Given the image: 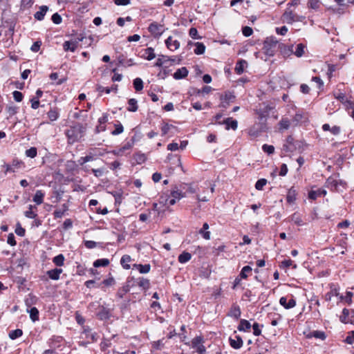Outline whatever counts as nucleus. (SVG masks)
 <instances>
[{"mask_svg": "<svg viewBox=\"0 0 354 354\" xmlns=\"http://www.w3.org/2000/svg\"><path fill=\"white\" fill-rule=\"evenodd\" d=\"M277 44L278 41L275 38H267L263 43V46L262 48L263 53L269 57L274 56L276 52Z\"/></svg>", "mask_w": 354, "mask_h": 354, "instance_id": "nucleus-1", "label": "nucleus"}, {"mask_svg": "<svg viewBox=\"0 0 354 354\" xmlns=\"http://www.w3.org/2000/svg\"><path fill=\"white\" fill-rule=\"evenodd\" d=\"M305 19L304 17L295 13L290 8H287L281 16L283 22L292 24L296 21H302Z\"/></svg>", "mask_w": 354, "mask_h": 354, "instance_id": "nucleus-2", "label": "nucleus"}, {"mask_svg": "<svg viewBox=\"0 0 354 354\" xmlns=\"http://www.w3.org/2000/svg\"><path fill=\"white\" fill-rule=\"evenodd\" d=\"M204 339L202 336H197L194 337L191 342V346L196 350L199 354H204L206 352V348L203 345Z\"/></svg>", "mask_w": 354, "mask_h": 354, "instance_id": "nucleus-3", "label": "nucleus"}, {"mask_svg": "<svg viewBox=\"0 0 354 354\" xmlns=\"http://www.w3.org/2000/svg\"><path fill=\"white\" fill-rule=\"evenodd\" d=\"M148 30L154 37H159L165 32V28L162 24L154 21L150 24Z\"/></svg>", "mask_w": 354, "mask_h": 354, "instance_id": "nucleus-4", "label": "nucleus"}, {"mask_svg": "<svg viewBox=\"0 0 354 354\" xmlns=\"http://www.w3.org/2000/svg\"><path fill=\"white\" fill-rule=\"evenodd\" d=\"M279 304L286 309H290L296 306V301L292 296L288 301L287 297H282L279 299Z\"/></svg>", "mask_w": 354, "mask_h": 354, "instance_id": "nucleus-5", "label": "nucleus"}, {"mask_svg": "<svg viewBox=\"0 0 354 354\" xmlns=\"http://www.w3.org/2000/svg\"><path fill=\"white\" fill-rule=\"evenodd\" d=\"M165 45L171 51H174L180 48V42L177 39H174L171 36L165 40Z\"/></svg>", "mask_w": 354, "mask_h": 354, "instance_id": "nucleus-6", "label": "nucleus"}, {"mask_svg": "<svg viewBox=\"0 0 354 354\" xmlns=\"http://www.w3.org/2000/svg\"><path fill=\"white\" fill-rule=\"evenodd\" d=\"M326 190L321 188H318L315 190L311 189L308 193V198L311 200H315L318 197L325 196L326 194Z\"/></svg>", "mask_w": 354, "mask_h": 354, "instance_id": "nucleus-7", "label": "nucleus"}, {"mask_svg": "<svg viewBox=\"0 0 354 354\" xmlns=\"http://www.w3.org/2000/svg\"><path fill=\"white\" fill-rule=\"evenodd\" d=\"M78 46V41L76 39H71L66 41L63 44V48L65 51L74 52Z\"/></svg>", "mask_w": 354, "mask_h": 354, "instance_id": "nucleus-8", "label": "nucleus"}, {"mask_svg": "<svg viewBox=\"0 0 354 354\" xmlns=\"http://www.w3.org/2000/svg\"><path fill=\"white\" fill-rule=\"evenodd\" d=\"M66 134L68 138L69 142H74L81 137L80 133L77 132V129L75 127L71 128V129L68 130Z\"/></svg>", "mask_w": 354, "mask_h": 354, "instance_id": "nucleus-9", "label": "nucleus"}, {"mask_svg": "<svg viewBox=\"0 0 354 354\" xmlns=\"http://www.w3.org/2000/svg\"><path fill=\"white\" fill-rule=\"evenodd\" d=\"M141 57L149 61L152 60L156 57L154 49L151 47H149L144 49L142 51V54L141 55Z\"/></svg>", "mask_w": 354, "mask_h": 354, "instance_id": "nucleus-10", "label": "nucleus"}, {"mask_svg": "<svg viewBox=\"0 0 354 354\" xmlns=\"http://www.w3.org/2000/svg\"><path fill=\"white\" fill-rule=\"evenodd\" d=\"M63 270L61 268H54L46 272L47 276L52 280H58Z\"/></svg>", "mask_w": 354, "mask_h": 354, "instance_id": "nucleus-11", "label": "nucleus"}, {"mask_svg": "<svg viewBox=\"0 0 354 354\" xmlns=\"http://www.w3.org/2000/svg\"><path fill=\"white\" fill-rule=\"evenodd\" d=\"M108 121V116L106 115H103L101 118H99L98 122L99 125L96 127L95 131L96 133H100L101 131H105L106 126L105 124Z\"/></svg>", "mask_w": 354, "mask_h": 354, "instance_id": "nucleus-12", "label": "nucleus"}, {"mask_svg": "<svg viewBox=\"0 0 354 354\" xmlns=\"http://www.w3.org/2000/svg\"><path fill=\"white\" fill-rule=\"evenodd\" d=\"M48 10L47 6H41L39 7V10L36 12L34 15L35 18L38 21H42Z\"/></svg>", "mask_w": 354, "mask_h": 354, "instance_id": "nucleus-13", "label": "nucleus"}, {"mask_svg": "<svg viewBox=\"0 0 354 354\" xmlns=\"http://www.w3.org/2000/svg\"><path fill=\"white\" fill-rule=\"evenodd\" d=\"M188 75V70L186 67H182L176 70V71L174 73V78L176 80H180L185 78Z\"/></svg>", "mask_w": 354, "mask_h": 354, "instance_id": "nucleus-14", "label": "nucleus"}, {"mask_svg": "<svg viewBox=\"0 0 354 354\" xmlns=\"http://www.w3.org/2000/svg\"><path fill=\"white\" fill-rule=\"evenodd\" d=\"M241 309L238 305L234 304L231 307L227 315L238 319L241 316Z\"/></svg>", "mask_w": 354, "mask_h": 354, "instance_id": "nucleus-15", "label": "nucleus"}, {"mask_svg": "<svg viewBox=\"0 0 354 354\" xmlns=\"http://www.w3.org/2000/svg\"><path fill=\"white\" fill-rule=\"evenodd\" d=\"M236 339L230 338V345L234 349H239L243 346V342L241 337L236 336Z\"/></svg>", "mask_w": 354, "mask_h": 354, "instance_id": "nucleus-16", "label": "nucleus"}, {"mask_svg": "<svg viewBox=\"0 0 354 354\" xmlns=\"http://www.w3.org/2000/svg\"><path fill=\"white\" fill-rule=\"evenodd\" d=\"M11 166V169H12V172H16L19 169H23L25 167V164L23 161L19 160V159H14L12 160L11 164H10Z\"/></svg>", "mask_w": 354, "mask_h": 354, "instance_id": "nucleus-17", "label": "nucleus"}, {"mask_svg": "<svg viewBox=\"0 0 354 354\" xmlns=\"http://www.w3.org/2000/svg\"><path fill=\"white\" fill-rule=\"evenodd\" d=\"M297 194L296 190L293 187H291L288 191V193L286 195L287 202L290 204L294 203L297 199Z\"/></svg>", "mask_w": 354, "mask_h": 354, "instance_id": "nucleus-18", "label": "nucleus"}, {"mask_svg": "<svg viewBox=\"0 0 354 354\" xmlns=\"http://www.w3.org/2000/svg\"><path fill=\"white\" fill-rule=\"evenodd\" d=\"M223 124L226 125V129H232L233 130H236L238 127V122L236 120H233L231 118H226L223 120Z\"/></svg>", "mask_w": 354, "mask_h": 354, "instance_id": "nucleus-19", "label": "nucleus"}, {"mask_svg": "<svg viewBox=\"0 0 354 354\" xmlns=\"http://www.w3.org/2000/svg\"><path fill=\"white\" fill-rule=\"evenodd\" d=\"M45 194L41 190H37L33 196L32 201L39 205L43 203Z\"/></svg>", "mask_w": 354, "mask_h": 354, "instance_id": "nucleus-20", "label": "nucleus"}, {"mask_svg": "<svg viewBox=\"0 0 354 354\" xmlns=\"http://www.w3.org/2000/svg\"><path fill=\"white\" fill-rule=\"evenodd\" d=\"M209 225L207 223H205L203 225V227L199 230L198 233L203 236L205 240L210 239V232L207 231L209 229Z\"/></svg>", "mask_w": 354, "mask_h": 354, "instance_id": "nucleus-21", "label": "nucleus"}, {"mask_svg": "<svg viewBox=\"0 0 354 354\" xmlns=\"http://www.w3.org/2000/svg\"><path fill=\"white\" fill-rule=\"evenodd\" d=\"M133 268H136L139 271V272L142 274L148 273L151 269V266L149 264L142 265L135 263L133 265Z\"/></svg>", "mask_w": 354, "mask_h": 354, "instance_id": "nucleus-22", "label": "nucleus"}, {"mask_svg": "<svg viewBox=\"0 0 354 354\" xmlns=\"http://www.w3.org/2000/svg\"><path fill=\"white\" fill-rule=\"evenodd\" d=\"M171 198H174L176 201H179L180 199L185 197V194L182 191L179 190L177 187H175L171 190Z\"/></svg>", "mask_w": 354, "mask_h": 354, "instance_id": "nucleus-23", "label": "nucleus"}, {"mask_svg": "<svg viewBox=\"0 0 354 354\" xmlns=\"http://www.w3.org/2000/svg\"><path fill=\"white\" fill-rule=\"evenodd\" d=\"M248 63L245 60L241 59L239 60L235 66V71L238 75H241L243 73L245 67L247 66Z\"/></svg>", "mask_w": 354, "mask_h": 354, "instance_id": "nucleus-24", "label": "nucleus"}, {"mask_svg": "<svg viewBox=\"0 0 354 354\" xmlns=\"http://www.w3.org/2000/svg\"><path fill=\"white\" fill-rule=\"evenodd\" d=\"M170 57L166 55H160L157 59L154 66L157 67H161L165 66L168 62H169Z\"/></svg>", "mask_w": 354, "mask_h": 354, "instance_id": "nucleus-25", "label": "nucleus"}, {"mask_svg": "<svg viewBox=\"0 0 354 354\" xmlns=\"http://www.w3.org/2000/svg\"><path fill=\"white\" fill-rule=\"evenodd\" d=\"M290 221L298 226H301L304 224L301 215L297 212H295L290 216Z\"/></svg>", "mask_w": 354, "mask_h": 354, "instance_id": "nucleus-26", "label": "nucleus"}, {"mask_svg": "<svg viewBox=\"0 0 354 354\" xmlns=\"http://www.w3.org/2000/svg\"><path fill=\"white\" fill-rule=\"evenodd\" d=\"M131 261V258L129 255L125 254L123 255L120 259L121 266L124 268V269L129 270L131 266L129 264V262Z\"/></svg>", "mask_w": 354, "mask_h": 354, "instance_id": "nucleus-27", "label": "nucleus"}, {"mask_svg": "<svg viewBox=\"0 0 354 354\" xmlns=\"http://www.w3.org/2000/svg\"><path fill=\"white\" fill-rule=\"evenodd\" d=\"M68 210V206L66 204L62 205V208L55 210L53 215L55 218H62Z\"/></svg>", "mask_w": 354, "mask_h": 354, "instance_id": "nucleus-28", "label": "nucleus"}, {"mask_svg": "<svg viewBox=\"0 0 354 354\" xmlns=\"http://www.w3.org/2000/svg\"><path fill=\"white\" fill-rule=\"evenodd\" d=\"M119 64L124 66H131L134 64L132 59H127L124 55L118 57Z\"/></svg>", "mask_w": 354, "mask_h": 354, "instance_id": "nucleus-29", "label": "nucleus"}, {"mask_svg": "<svg viewBox=\"0 0 354 354\" xmlns=\"http://www.w3.org/2000/svg\"><path fill=\"white\" fill-rule=\"evenodd\" d=\"M192 258V254L187 252H183L181 253L178 257V260L180 263H185L188 262Z\"/></svg>", "mask_w": 354, "mask_h": 354, "instance_id": "nucleus-30", "label": "nucleus"}, {"mask_svg": "<svg viewBox=\"0 0 354 354\" xmlns=\"http://www.w3.org/2000/svg\"><path fill=\"white\" fill-rule=\"evenodd\" d=\"M110 261L108 259H99L93 262V266L95 268L98 267H106L109 265Z\"/></svg>", "mask_w": 354, "mask_h": 354, "instance_id": "nucleus-31", "label": "nucleus"}, {"mask_svg": "<svg viewBox=\"0 0 354 354\" xmlns=\"http://www.w3.org/2000/svg\"><path fill=\"white\" fill-rule=\"evenodd\" d=\"M251 328L250 323L246 319H241L238 326L239 331H246Z\"/></svg>", "mask_w": 354, "mask_h": 354, "instance_id": "nucleus-32", "label": "nucleus"}, {"mask_svg": "<svg viewBox=\"0 0 354 354\" xmlns=\"http://www.w3.org/2000/svg\"><path fill=\"white\" fill-rule=\"evenodd\" d=\"M64 260H65L64 256L62 254H58V255L55 256V257H53V263L55 266L61 267V266H64Z\"/></svg>", "mask_w": 354, "mask_h": 354, "instance_id": "nucleus-33", "label": "nucleus"}, {"mask_svg": "<svg viewBox=\"0 0 354 354\" xmlns=\"http://www.w3.org/2000/svg\"><path fill=\"white\" fill-rule=\"evenodd\" d=\"M97 316L101 320H106V319H108L109 318V317H110V312L107 309L102 308L97 313Z\"/></svg>", "mask_w": 354, "mask_h": 354, "instance_id": "nucleus-34", "label": "nucleus"}, {"mask_svg": "<svg viewBox=\"0 0 354 354\" xmlns=\"http://www.w3.org/2000/svg\"><path fill=\"white\" fill-rule=\"evenodd\" d=\"M196 46L194 53L196 55H202L205 53V46L201 42H196L194 44Z\"/></svg>", "mask_w": 354, "mask_h": 354, "instance_id": "nucleus-35", "label": "nucleus"}, {"mask_svg": "<svg viewBox=\"0 0 354 354\" xmlns=\"http://www.w3.org/2000/svg\"><path fill=\"white\" fill-rule=\"evenodd\" d=\"M28 312L32 322H36L39 319V310L37 308L32 307L30 310H28Z\"/></svg>", "mask_w": 354, "mask_h": 354, "instance_id": "nucleus-36", "label": "nucleus"}, {"mask_svg": "<svg viewBox=\"0 0 354 354\" xmlns=\"http://www.w3.org/2000/svg\"><path fill=\"white\" fill-rule=\"evenodd\" d=\"M115 284V279L112 276H109L107 279H104L101 282V285L104 287H111Z\"/></svg>", "mask_w": 354, "mask_h": 354, "instance_id": "nucleus-37", "label": "nucleus"}, {"mask_svg": "<svg viewBox=\"0 0 354 354\" xmlns=\"http://www.w3.org/2000/svg\"><path fill=\"white\" fill-rule=\"evenodd\" d=\"M305 46L303 44H299L297 45L295 50L293 51L295 55L297 57H301L304 53Z\"/></svg>", "mask_w": 354, "mask_h": 354, "instance_id": "nucleus-38", "label": "nucleus"}, {"mask_svg": "<svg viewBox=\"0 0 354 354\" xmlns=\"http://www.w3.org/2000/svg\"><path fill=\"white\" fill-rule=\"evenodd\" d=\"M129 106L127 108L129 111L135 112L138 110L137 100L131 98L128 102Z\"/></svg>", "mask_w": 354, "mask_h": 354, "instance_id": "nucleus-39", "label": "nucleus"}, {"mask_svg": "<svg viewBox=\"0 0 354 354\" xmlns=\"http://www.w3.org/2000/svg\"><path fill=\"white\" fill-rule=\"evenodd\" d=\"M133 87L136 91H140L143 89V82L141 78L137 77L133 80Z\"/></svg>", "mask_w": 354, "mask_h": 354, "instance_id": "nucleus-40", "label": "nucleus"}, {"mask_svg": "<svg viewBox=\"0 0 354 354\" xmlns=\"http://www.w3.org/2000/svg\"><path fill=\"white\" fill-rule=\"evenodd\" d=\"M36 208L32 205H30L28 207V210L26 211L24 214L27 218H35L37 217V214L33 211V209Z\"/></svg>", "mask_w": 354, "mask_h": 354, "instance_id": "nucleus-41", "label": "nucleus"}, {"mask_svg": "<svg viewBox=\"0 0 354 354\" xmlns=\"http://www.w3.org/2000/svg\"><path fill=\"white\" fill-rule=\"evenodd\" d=\"M290 122L288 118H282L279 122V129L284 130L288 129L290 127Z\"/></svg>", "mask_w": 354, "mask_h": 354, "instance_id": "nucleus-42", "label": "nucleus"}, {"mask_svg": "<svg viewBox=\"0 0 354 354\" xmlns=\"http://www.w3.org/2000/svg\"><path fill=\"white\" fill-rule=\"evenodd\" d=\"M23 335V331L21 329H16L11 330L9 333V337L11 339H15L18 337H20Z\"/></svg>", "mask_w": 354, "mask_h": 354, "instance_id": "nucleus-43", "label": "nucleus"}, {"mask_svg": "<svg viewBox=\"0 0 354 354\" xmlns=\"http://www.w3.org/2000/svg\"><path fill=\"white\" fill-rule=\"evenodd\" d=\"M138 285L143 289H148L149 288V280L145 278H139Z\"/></svg>", "mask_w": 354, "mask_h": 354, "instance_id": "nucleus-44", "label": "nucleus"}, {"mask_svg": "<svg viewBox=\"0 0 354 354\" xmlns=\"http://www.w3.org/2000/svg\"><path fill=\"white\" fill-rule=\"evenodd\" d=\"M349 310L346 308H344L342 310V315L340 317V320L344 323L349 322Z\"/></svg>", "mask_w": 354, "mask_h": 354, "instance_id": "nucleus-45", "label": "nucleus"}, {"mask_svg": "<svg viewBox=\"0 0 354 354\" xmlns=\"http://www.w3.org/2000/svg\"><path fill=\"white\" fill-rule=\"evenodd\" d=\"M252 272V268L249 266H244L240 273V276L243 279L248 277V274Z\"/></svg>", "mask_w": 354, "mask_h": 354, "instance_id": "nucleus-46", "label": "nucleus"}, {"mask_svg": "<svg viewBox=\"0 0 354 354\" xmlns=\"http://www.w3.org/2000/svg\"><path fill=\"white\" fill-rule=\"evenodd\" d=\"M262 150L263 151V152L268 153V155H270L274 152V147L272 145L264 144L262 146Z\"/></svg>", "mask_w": 354, "mask_h": 354, "instance_id": "nucleus-47", "label": "nucleus"}, {"mask_svg": "<svg viewBox=\"0 0 354 354\" xmlns=\"http://www.w3.org/2000/svg\"><path fill=\"white\" fill-rule=\"evenodd\" d=\"M339 295V291L336 288H331L330 291L328 292L326 295V300H331L332 297L336 296L337 297Z\"/></svg>", "mask_w": 354, "mask_h": 354, "instance_id": "nucleus-48", "label": "nucleus"}, {"mask_svg": "<svg viewBox=\"0 0 354 354\" xmlns=\"http://www.w3.org/2000/svg\"><path fill=\"white\" fill-rule=\"evenodd\" d=\"M37 154V151L35 147H30V149L26 151V156L31 158L36 157Z\"/></svg>", "mask_w": 354, "mask_h": 354, "instance_id": "nucleus-49", "label": "nucleus"}, {"mask_svg": "<svg viewBox=\"0 0 354 354\" xmlns=\"http://www.w3.org/2000/svg\"><path fill=\"white\" fill-rule=\"evenodd\" d=\"M267 180L265 178H261L258 180L255 184V188L257 190H262L263 187L266 185Z\"/></svg>", "mask_w": 354, "mask_h": 354, "instance_id": "nucleus-50", "label": "nucleus"}, {"mask_svg": "<svg viewBox=\"0 0 354 354\" xmlns=\"http://www.w3.org/2000/svg\"><path fill=\"white\" fill-rule=\"evenodd\" d=\"M123 131H124V128H123L122 125L120 123L116 124H115V130H113L111 132V134L113 136H117V135L122 133L123 132Z\"/></svg>", "mask_w": 354, "mask_h": 354, "instance_id": "nucleus-51", "label": "nucleus"}, {"mask_svg": "<svg viewBox=\"0 0 354 354\" xmlns=\"http://www.w3.org/2000/svg\"><path fill=\"white\" fill-rule=\"evenodd\" d=\"M293 46H283V48H281V53L284 55H289L291 53H293Z\"/></svg>", "mask_w": 354, "mask_h": 354, "instance_id": "nucleus-52", "label": "nucleus"}, {"mask_svg": "<svg viewBox=\"0 0 354 354\" xmlns=\"http://www.w3.org/2000/svg\"><path fill=\"white\" fill-rule=\"evenodd\" d=\"M308 6L309 8L317 10L319 7V0H309Z\"/></svg>", "mask_w": 354, "mask_h": 354, "instance_id": "nucleus-53", "label": "nucleus"}, {"mask_svg": "<svg viewBox=\"0 0 354 354\" xmlns=\"http://www.w3.org/2000/svg\"><path fill=\"white\" fill-rule=\"evenodd\" d=\"M171 128H174V127L167 123L163 124V125L161 127L162 134L163 136L167 134Z\"/></svg>", "mask_w": 354, "mask_h": 354, "instance_id": "nucleus-54", "label": "nucleus"}, {"mask_svg": "<svg viewBox=\"0 0 354 354\" xmlns=\"http://www.w3.org/2000/svg\"><path fill=\"white\" fill-rule=\"evenodd\" d=\"M48 117L50 121H55L58 118V113L55 110H50L48 112Z\"/></svg>", "mask_w": 354, "mask_h": 354, "instance_id": "nucleus-55", "label": "nucleus"}, {"mask_svg": "<svg viewBox=\"0 0 354 354\" xmlns=\"http://www.w3.org/2000/svg\"><path fill=\"white\" fill-rule=\"evenodd\" d=\"M12 95H13L15 100L18 102H21L23 100V97H24L23 94L18 91H15L12 93Z\"/></svg>", "mask_w": 354, "mask_h": 354, "instance_id": "nucleus-56", "label": "nucleus"}, {"mask_svg": "<svg viewBox=\"0 0 354 354\" xmlns=\"http://www.w3.org/2000/svg\"><path fill=\"white\" fill-rule=\"evenodd\" d=\"M6 110L10 115H13L17 113L18 107L14 105H10L6 107Z\"/></svg>", "mask_w": 354, "mask_h": 354, "instance_id": "nucleus-57", "label": "nucleus"}, {"mask_svg": "<svg viewBox=\"0 0 354 354\" xmlns=\"http://www.w3.org/2000/svg\"><path fill=\"white\" fill-rule=\"evenodd\" d=\"M242 33L245 37H250L253 33L252 28L249 26H244L242 28Z\"/></svg>", "mask_w": 354, "mask_h": 354, "instance_id": "nucleus-58", "label": "nucleus"}, {"mask_svg": "<svg viewBox=\"0 0 354 354\" xmlns=\"http://www.w3.org/2000/svg\"><path fill=\"white\" fill-rule=\"evenodd\" d=\"M345 342L348 344L354 343V330L350 331L346 337Z\"/></svg>", "mask_w": 354, "mask_h": 354, "instance_id": "nucleus-59", "label": "nucleus"}, {"mask_svg": "<svg viewBox=\"0 0 354 354\" xmlns=\"http://www.w3.org/2000/svg\"><path fill=\"white\" fill-rule=\"evenodd\" d=\"M292 266V268H297V265L296 264H294L292 265V261L290 260V259H288V260H284L281 262V268H288L290 266Z\"/></svg>", "mask_w": 354, "mask_h": 354, "instance_id": "nucleus-60", "label": "nucleus"}, {"mask_svg": "<svg viewBox=\"0 0 354 354\" xmlns=\"http://www.w3.org/2000/svg\"><path fill=\"white\" fill-rule=\"evenodd\" d=\"M51 19L53 22L55 24H60L62 23V17L58 13H55L53 15Z\"/></svg>", "mask_w": 354, "mask_h": 354, "instance_id": "nucleus-61", "label": "nucleus"}, {"mask_svg": "<svg viewBox=\"0 0 354 354\" xmlns=\"http://www.w3.org/2000/svg\"><path fill=\"white\" fill-rule=\"evenodd\" d=\"M7 243L11 246L16 245L17 243L15 241V237L12 233H10L8 236Z\"/></svg>", "mask_w": 354, "mask_h": 354, "instance_id": "nucleus-62", "label": "nucleus"}, {"mask_svg": "<svg viewBox=\"0 0 354 354\" xmlns=\"http://www.w3.org/2000/svg\"><path fill=\"white\" fill-rule=\"evenodd\" d=\"M252 329H253V334L255 336H259L261 335V330L259 324L258 323H254L252 325Z\"/></svg>", "mask_w": 354, "mask_h": 354, "instance_id": "nucleus-63", "label": "nucleus"}, {"mask_svg": "<svg viewBox=\"0 0 354 354\" xmlns=\"http://www.w3.org/2000/svg\"><path fill=\"white\" fill-rule=\"evenodd\" d=\"M288 30V29L286 26H283L280 28H276V32L280 35H285Z\"/></svg>", "mask_w": 354, "mask_h": 354, "instance_id": "nucleus-64", "label": "nucleus"}]
</instances>
